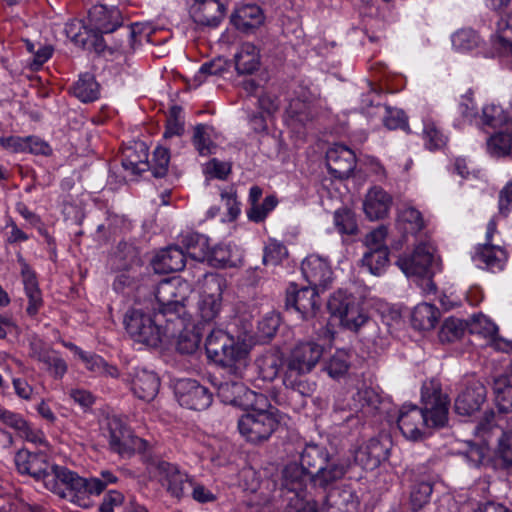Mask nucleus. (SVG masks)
I'll return each instance as SVG.
<instances>
[{
  "instance_id": "nucleus-6",
  "label": "nucleus",
  "mask_w": 512,
  "mask_h": 512,
  "mask_svg": "<svg viewBox=\"0 0 512 512\" xmlns=\"http://www.w3.org/2000/svg\"><path fill=\"white\" fill-rule=\"evenodd\" d=\"M247 410L249 411L238 420L240 434L251 443L268 440L280 423L277 409L269 403L265 395L259 394Z\"/></svg>"
},
{
  "instance_id": "nucleus-41",
  "label": "nucleus",
  "mask_w": 512,
  "mask_h": 512,
  "mask_svg": "<svg viewBox=\"0 0 512 512\" xmlns=\"http://www.w3.org/2000/svg\"><path fill=\"white\" fill-rule=\"evenodd\" d=\"M493 390L495 402L500 413L512 417V383L510 377H497L494 380Z\"/></svg>"
},
{
  "instance_id": "nucleus-60",
  "label": "nucleus",
  "mask_w": 512,
  "mask_h": 512,
  "mask_svg": "<svg viewBox=\"0 0 512 512\" xmlns=\"http://www.w3.org/2000/svg\"><path fill=\"white\" fill-rule=\"evenodd\" d=\"M387 237V228L385 226H379L374 229L370 233H368L365 237V246L367 247V251H377L380 249H388L385 244V240Z\"/></svg>"
},
{
  "instance_id": "nucleus-58",
  "label": "nucleus",
  "mask_w": 512,
  "mask_h": 512,
  "mask_svg": "<svg viewBox=\"0 0 512 512\" xmlns=\"http://www.w3.org/2000/svg\"><path fill=\"white\" fill-rule=\"evenodd\" d=\"M483 124L490 127L501 126L508 121V114L505 110L495 104L486 105L482 110Z\"/></svg>"
},
{
  "instance_id": "nucleus-12",
  "label": "nucleus",
  "mask_w": 512,
  "mask_h": 512,
  "mask_svg": "<svg viewBox=\"0 0 512 512\" xmlns=\"http://www.w3.org/2000/svg\"><path fill=\"white\" fill-rule=\"evenodd\" d=\"M478 436L488 441L491 436L497 437L496 456L503 467L512 468V417H507V425L500 428L494 423V414L486 415L475 428Z\"/></svg>"
},
{
  "instance_id": "nucleus-34",
  "label": "nucleus",
  "mask_w": 512,
  "mask_h": 512,
  "mask_svg": "<svg viewBox=\"0 0 512 512\" xmlns=\"http://www.w3.org/2000/svg\"><path fill=\"white\" fill-rule=\"evenodd\" d=\"M433 491L432 477L428 474L419 476L411 486L409 506L413 512H418L429 503Z\"/></svg>"
},
{
  "instance_id": "nucleus-17",
  "label": "nucleus",
  "mask_w": 512,
  "mask_h": 512,
  "mask_svg": "<svg viewBox=\"0 0 512 512\" xmlns=\"http://www.w3.org/2000/svg\"><path fill=\"white\" fill-rule=\"evenodd\" d=\"M355 153L345 145L335 144L326 152L329 173L337 179H347L356 167Z\"/></svg>"
},
{
  "instance_id": "nucleus-44",
  "label": "nucleus",
  "mask_w": 512,
  "mask_h": 512,
  "mask_svg": "<svg viewBox=\"0 0 512 512\" xmlns=\"http://www.w3.org/2000/svg\"><path fill=\"white\" fill-rule=\"evenodd\" d=\"M494 47L503 54H512V11L497 23Z\"/></svg>"
},
{
  "instance_id": "nucleus-33",
  "label": "nucleus",
  "mask_w": 512,
  "mask_h": 512,
  "mask_svg": "<svg viewBox=\"0 0 512 512\" xmlns=\"http://www.w3.org/2000/svg\"><path fill=\"white\" fill-rule=\"evenodd\" d=\"M264 22L262 9L257 5H244L232 16L234 26L243 32L253 30Z\"/></svg>"
},
{
  "instance_id": "nucleus-63",
  "label": "nucleus",
  "mask_w": 512,
  "mask_h": 512,
  "mask_svg": "<svg viewBox=\"0 0 512 512\" xmlns=\"http://www.w3.org/2000/svg\"><path fill=\"white\" fill-rule=\"evenodd\" d=\"M0 420L3 424L21 433L22 430L27 429L28 422L18 413L7 410L0 406Z\"/></svg>"
},
{
  "instance_id": "nucleus-29",
  "label": "nucleus",
  "mask_w": 512,
  "mask_h": 512,
  "mask_svg": "<svg viewBox=\"0 0 512 512\" xmlns=\"http://www.w3.org/2000/svg\"><path fill=\"white\" fill-rule=\"evenodd\" d=\"M391 205V196L383 188L375 186L368 191L363 209L370 220H379L387 216Z\"/></svg>"
},
{
  "instance_id": "nucleus-30",
  "label": "nucleus",
  "mask_w": 512,
  "mask_h": 512,
  "mask_svg": "<svg viewBox=\"0 0 512 512\" xmlns=\"http://www.w3.org/2000/svg\"><path fill=\"white\" fill-rule=\"evenodd\" d=\"M185 266V253L176 246L159 251L152 260V267L158 274L181 271Z\"/></svg>"
},
{
  "instance_id": "nucleus-16",
  "label": "nucleus",
  "mask_w": 512,
  "mask_h": 512,
  "mask_svg": "<svg viewBox=\"0 0 512 512\" xmlns=\"http://www.w3.org/2000/svg\"><path fill=\"white\" fill-rule=\"evenodd\" d=\"M286 307L299 312L304 319L313 317L321 307L318 289L312 286L299 288L291 283L286 290Z\"/></svg>"
},
{
  "instance_id": "nucleus-43",
  "label": "nucleus",
  "mask_w": 512,
  "mask_h": 512,
  "mask_svg": "<svg viewBox=\"0 0 512 512\" xmlns=\"http://www.w3.org/2000/svg\"><path fill=\"white\" fill-rule=\"evenodd\" d=\"M487 151L494 157H504L512 154V126L500 131L487 139Z\"/></svg>"
},
{
  "instance_id": "nucleus-2",
  "label": "nucleus",
  "mask_w": 512,
  "mask_h": 512,
  "mask_svg": "<svg viewBox=\"0 0 512 512\" xmlns=\"http://www.w3.org/2000/svg\"><path fill=\"white\" fill-rule=\"evenodd\" d=\"M130 338L147 347L157 348L163 342L175 338L184 327V319H165L158 312L146 313L142 309H129L123 319Z\"/></svg>"
},
{
  "instance_id": "nucleus-11",
  "label": "nucleus",
  "mask_w": 512,
  "mask_h": 512,
  "mask_svg": "<svg viewBox=\"0 0 512 512\" xmlns=\"http://www.w3.org/2000/svg\"><path fill=\"white\" fill-rule=\"evenodd\" d=\"M327 307L333 316L339 318L343 327L352 331H358L368 320L357 298L343 291L334 293Z\"/></svg>"
},
{
  "instance_id": "nucleus-31",
  "label": "nucleus",
  "mask_w": 512,
  "mask_h": 512,
  "mask_svg": "<svg viewBox=\"0 0 512 512\" xmlns=\"http://www.w3.org/2000/svg\"><path fill=\"white\" fill-rule=\"evenodd\" d=\"M160 379L156 373L146 369L135 372L132 380V391L141 400L152 401L158 394Z\"/></svg>"
},
{
  "instance_id": "nucleus-35",
  "label": "nucleus",
  "mask_w": 512,
  "mask_h": 512,
  "mask_svg": "<svg viewBox=\"0 0 512 512\" xmlns=\"http://www.w3.org/2000/svg\"><path fill=\"white\" fill-rule=\"evenodd\" d=\"M21 274L25 292L29 299V304L26 311L30 316H34L38 313L40 307L43 304L41 291L38 287L35 273L26 263H22Z\"/></svg>"
},
{
  "instance_id": "nucleus-25",
  "label": "nucleus",
  "mask_w": 512,
  "mask_h": 512,
  "mask_svg": "<svg viewBox=\"0 0 512 512\" xmlns=\"http://www.w3.org/2000/svg\"><path fill=\"white\" fill-rule=\"evenodd\" d=\"M323 352V346L316 342H300L292 349L286 362L312 371L322 358Z\"/></svg>"
},
{
  "instance_id": "nucleus-37",
  "label": "nucleus",
  "mask_w": 512,
  "mask_h": 512,
  "mask_svg": "<svg viewBox=\"0 0 512 512\" xmlns=\"http://www.w3.org/2000/svg\"><path fill=\"white\" fill-rule=\"evenodd\" d=\"M325 504L328 507H336L344 512H356L359 500L354 492L348 488H331L325 496Z\"/></svg>"
},
{
  "instance_id": "nucleus-46",
  "label": "nucleus",
  "mask_w": 512,
  "mask_h": 512,
  "mask_svg": "<svg viewBox=\"0 0 512 512\" xmlns=\"http://www.w3.org/2000/svg\"><path fill=\"white\" fill-rule=\"evenodd\" d=\"M75 97L82 102H92L98 98L99 85L90 74L82 75L71 88Z\"/></svg>"
},
{
  "instance_id": "nucleus-38",
  "label": "nucleus",
  "mask_w": 512,
  "mask_h": 512,
  "mask_svg": "<svg viewBox=\"0 0 512 512\" xmlns=\"http://www.w3.org/2000/svg\"><path fill=\"white\" fill-rule=\"evenodd\" d=\"M234 60L236 71L239 74H252L260 66L259 50L252 43H243L236 53Z\"/></svg>"
},
{
  "instance_id": "nucleus-50",
  "label": "nucleus",
  "mask_w": 512,
  "mask_h": 512,
  "mask_svg": "<svg viewBox=\"0 0 512 512\" xmlns=\"http://www.w3.org/2000/svg\"><path fill=\"white\" fill-rule=\"evenodd\" d=\"M350 367L349 355L344 350L336 351L325 364V371L333 379L344 376Z\"/></svg>"
},
{
  "instance_id": "nucleus-19",
  "label": "nucleus",
  "mask_w": 512,
  "mask_h": 512,
  "mask_svg": "<svg viewBox=\"0 0 512 512\" xmlns=\"http://www.w3.org/2000/svg\"><path fill=\"white\" fill-rule=\"evenodd\" d=\"M301 271L309 285L317 289H326L333 280L330 264L317 255L306 257L301 264Z\"/></svg>"
},
{
  "instance_id": "nucleus-42",
  "label": "nucleus",
  "mask_w": 512,
  "mask_h": 512,
  "mask_svg": "<svg viewBox=\"0 0 512 512\" xmlns=\"http://www.w3.org/2000/svg\"><path fill=\"white\" fill-rule=\"evenodd\" d=\"M354 400L358 403L360 411L366 416H374L381 410L383 403L380 394L371 387L360 388L354 396Z\"/></svg>"
},
{
  "instance_id": "nucleus-39",
  "label": "nucleus",
  "mask_w": 512,
  "mask_h": 512,
  "mask_svg": "<svg viewBox=\"0 0 512 512\" xmlns=\"http://www.w3.org/2000/svg\"><path fill=\"white\" fill-rule=\"evenodd\" d=\"M440 317L439 310L432 304H418L412 311L411 323L417 330L429 331L436 326Z\"/></svg>"
},
{
  "instance_id": "nucleus-27",
  "label": "nucleus",
  "mask_w": 512,
  "mask_h": 512,
  "mask_svg": "<svg viewBox=\"0 0 512 512\" xmlns=\"http://www.w3.org/2000/svg\"><path fill=\"white\" fill-rule=\"evenodd\" d=\"M388 457V450L380 440L371 438L354 453V461L365 470L376 469Z\"/></svg>"
},
{
  "instance_id": "nucleus-45",
  "label": "nucleus",
  "mask_w": 512,
  "mask_h": 512,
  "mask_svg": "<svg viewBox=\"0 0 512 512\" xmlns=\"http://www.w3.org/2000/svg\"><path fill=\"white\" fill-rule=\"evenodd\" d=\"M212 127L207 124H197L193 129L192 144L200 156H210L215 153L217 145L210 138Z\"/></svg>"
},
{
  "instance_id": "nucleus-28",
  "label": "nucleus",
  "mask_w": 512,
  "mask_h": 512,
  "mask_svg": "<svg viewBox=\"0 0 512 512\" xmlns=\"http://www.w3.org/2000/svg\"><path fill=\"white\" fill-rule=\"evenodd\" d=\"M310 372L311 371H306L299 366L286 362L283 373V384L287 389L297 392L301 396H311L316 389V384L308 380L307 375Z\"/></svg>"
},
{
  "instance_id": "nucleus-62",
  "label": "nucleus",
  "mask_w": 512,
  "mask_h": 512,
  "mask_svg": "<svg viewBox=\"0 0 512 512\" xmlns=\"http://www.w3.org/2000/svg\"><path fill=\"white\" fill-rule=\"evenodd\" d=\"M400 219L402 222L410 225V228H406L410 233H417L424 227L421 213L413 207L403 209Z\"/></svg>"
},
{
  "instance_id": "nucleus-4",
  "label": "nucleus",
  "mask_w": 512,
  "mask_h": 512,
  "mask_svg": "<svg viewBox=\"0 0 512 512\" xmlns=\"http://www.w3.org/2000/svg\"><path fill=\"white\" fill-rule=\"evenodd\" d=\"M205 348L226 375L236 379L243 378L249 355L244 344L236 343L223 330H211L206 337Z\"/></svg>"
},
{
  "instance_id": "nucleus-5",
  "label": "nucleus",
  "mask_w": 512,
  "mask_h": 512,
  "mask_svg": "<svg viewBox=\"0 0 512 512\" xmlns=\"http://www.w3.org/2000/svg\"><path fill=\"white\" fill-rule=\"evenodd\" d=\"M300 464L312 475L311 484L323 490L341 480L349 468L348 464L332 459L328 450L317 444L304 447Z\"/></svg>"
},
{
  "instance_id": "nucleus-40",
  "label": "nucleus",
  "mask_w": 512,
  "mask_h": 512,
  "mask_svg": "<svg viewBox=\"0 0 512 512\" xmlns=\"http://www.w3.org/2000/svg\"><path fill=\"white\" fill-rule=\"evenodd\" d=\"M255 365L259 376L264 381H273L278 376L284 363L277 352L267 351L256 359Z\"/></svg>"
},
{
  "instance_id": "nucleus-48",
  "label": "nucleus",
  "mask_w": 512,
  "mask_h": 512,
  "mask_svg": "<svg viewBox=\"0 0 512 512\" xmlns=\"http://www.w3.org/2000/svg\"><path fill=\"white\" fill-rule=\"evenodd\" d=\"M362 265L367 267L373 275H380L389 263V250L366 251L362 258Z\"/></svg>"
},
{
  "instance_id": "nucleus-9",
  "label": "nucleus",
  "mask_w": 512,
  "mask_h": 512,
  "mask_svg": "<svg viewBox=\"0 0 512 512\" xmlns=\"http://www.w3.org/2000/svg\"><path fill=\"white\" fill-rule=\"evenodd\" d=\"M421 411L429 421L431 427H443L448 421L450 400L443 393L441 384L437 380H429L422 386Z\"/></svg>"
},
{
  "instance_id": "nucleus-26",
  "label": "nucleus",
  "mask_w": 512,
  "mask_h": 512,
  "mask_svg": "<svg viewBox=\"0 0 512 512\" xmlns=\"http://www.w3.org/2000/svg\"><path fill=\"white\" fill-rule=\"evenodd\" d=\"M312 475L299 463H288L282 470V487L295 494V498L304 499L307 484Z\"/></svg>"
},
{
  "instance_id": "nucleus-23",
  "label": "nucleus",
  "mask_w": 512,
  "mask_h": 512,
  "mask_svg": "<svg viewBox=\"0 0 512 512\" xmlns=\"http://www.w3.org/2000/svg\"><path fill=\"white\" fill-rule=\"evenodd\" d=\"M398 427L402 434L412 440H416L421 436V427L429 425V421L416 405H403L399 411Z\"/></svg>"
},
{
  "instance_id": "nucleus-53",
  "label": "nucleus",
  "mask_w": 512,
  "mask_h": 512,
  "mask_svg": "<svg viewBox=\"0 0 512 512\" xmlns=\"http://www.w3.org/2000/svg\"><path fill=\"white\" fill-rule=\"evenodd\" d=\"M478 34L472 29H461L452 36V44L458 51H470L479 45Z\"/></svg>"
},
{
  "instance_id": "nucleus-57",
  "label": "nucleus",
  "mask_w": 512,
  "mask_h": 512,
  "mask_svg": "<svg viewBox=\"0 0 512 512\" xmlns=\"http://www.w3.org/2000/svg\"><path fill=\"white\" fill-rule=\"evenodd\" d=\"M278 199L274 195L267 196L262 203H257L248 210L249 220L256 223L263 221L267 215L277 206Z\"/></svg>"
},
{
  "instance_id": "nucleus-51",
  "label": "nucleus",
  "mask_w": 512,
  "mask_h": 512,
  "mask_svg": "<svg viewBox=\"0 0 512 512\" xmlns=\"http://www.w3.org/2000/svg\"><path fill=\"white\" fill-rule=\"evenodd\" d=\"M334 224L341 234L354 235L358 232L355 214L349 209L336 210L334 213Z\"/></svg>"
},
{
  "instance_id": "nucleus-1",
  "label": "nucleus",
  "mask_w": 512,
  "mask_h": 512,
  "mask_svg": "<svg viewBox=\"0 0 512 512\" xmlns=\"http://www.w3.org/2000/svg\"><path fill=\"white\" fill-rule=\"evenodd\" d=\"M118 478L109 470H103L99 476L84 478L64 466L52 465L45 475L44 486L63 499L87 506L85 502L90 495L101 494L109 484Z\"/></svg>"
},
{
  "instance_id": "nucleus-59",
  "label": "nucleus",
  "mask_w": 512,
  "mask_h": 512,
  "mask_svg": "<svg viewBox=\"0 0 512 512\" xmlns=\"http://www.w3.org/2000/svg\"><path fill=\"white\" fill-rule=\"evenodd\" d=\"M423 134L426 146L430 150L440 149L446 144V136L443 135L433 122H426L424 124Z\"/></svg>"
},
{
  "instance_id": "nucleus-3",
  "label": "nucleus",
  "mask_w": 512,
  "mask_h": 512,
  "mask_svg": "<svg viewBox=\"0 0 512 512\" xmlns=\"http://www.w3.org/2000/svg\"><path fill=\"white\" fill-rule=\"evenodd\" d=\"M90 29L82 22L71 23L67 27V34L71 40L82 47L92 45L98 52L104 51L106 40L102 34H110L122 27L121 11L116 7L107 8L99 4L94 5L88 13Z\"/></svg>"
},
{
  "instance_id": "nucleus-55",
  "label": "nucleus",
  "mask_w": 512,
  "mask_h": 512,
  "mask_svg": "<svg viewBox=\"0 0 512 512\" xmlns=\"http://www.w3.org/2000/svg\"><path fill=\"white\" fill-rule=\"evenodd\" d=\"M170 162V151L168 148L159 146L153 152L152 164L149 168L156 178L164 177L168 172V165Z\"/></svg>"
},
{
  "instance_id": "nucleus-64",
  "label": "nucleus",
  "mask_w": 512,
  "mask_h": 512,
  "mask_svg": "<svg viewBox=\"0 0 512 512\" xmlns=\"http://www.w3.org/2000/svg\"><path fill=\"white\" fill-rule=\"evenodd\" d=\"M383 123L388 129L394 130L404 128L407 125V120L402 110L386 106Z\"/></svg>"
},
{
  "instance_id": "nucleus-52",
  "label": "nucleus",
  "mask_w": 512,
  "mask_h": 512,
  "mask_svg": "<svg viewBox=\"0 0 512 512\" xmlns=\"http://www.w3.org/2000/svg\"><path fill=\"white\" fill-rule=\"evenodd\" d=\"M471 333L482 335L489 340H495L498 334V327L484 315L473 316L469 324Z\"/></svg>"
},
{
  "instance_id": "nucleus-56",
  "label": "nucleus",
  "mask_w": 512,
  "mask_h": 512,
  "mask_svg": "<svg viewBox=\"0 0 512 512\" xmlns=\"http://www.w3.org/2000/svg\"><path fill=\"white\" fill-rule=\"evenodd\" d=\"M183 328H185V326ZM175 337H177L176 350L181 354L194 353L200 343L199 336L190 330L182 329Z\"/></svg>"
},
{
  "instance_id": "nucleus-10",
  "label": "nucleus",
  "mask_w": 512,
  "mask_h": 512,
  "mask_svg": "<svg viewBox=\"0 0 512 512\" xmlns=\"http://www.w3.org/2000/svg\"><path fill=\"white\" fill-rule=\"evenodd\" d=\"M149 473L158 480L174 498L181 499L193 485V479L182 472L178 466L160 459L148 463Z\"/></svg>"
},
{
  "instance_id": "nucleus-18",
  "label": "nucleus",
  "mask_w": 512,
  "mask_h": 512,
  "mask_svg": "<svg viewBox=\"0 0 512 512\" xmlns=\"http://www.w3.org/2000/svg\"><path fill=\"white\" fill-rule=\"evenodd\" d=\"M260 393L250 390L240 379L223 381L218 385L217 395L225 404L248 409Z\"/></svg>"
},
{
  "instance_id": "nucleus-32",
  "label": "nucleus",
  "mask_w": 512,
  "mask_h": 512,
  "mask_svg": "<svg viewBox=\"0 0 512 512\" xmlns=\"http://www.w3.org/2000/svg\"><path fill=\"white\" fill-rule=\"evenodd\" d=\"M473 260L476 263H479V265L481 263L484 264V266H481L482 268H486L494 272L503 269L506 255L504 250L500 247L486 243L479 245L476 248Z\"/></svg>"
},
{
  "instance_id": "nucleus-21",
  "label": "nucleus",
  "mask_w": 512,
  "mask_h": 512,
  "mask_svg": "<svg viewBox=\"0 0 512 512\" xmlns=\"http://www.w3.org/2000/svg\"><path fill=\"white\" fill-rule=\"evenodd\" d=\"M225 10L219 0H195L190 7V15L197 25L214 28L223 20Z\"/></svg>"
},
{
  "instance_id": "nucleus-7",
  "label": "nucleus",
  "mask_w": 512,
  "mask_h": 512,
  "mask_svg": "<svg viewBox=\"0 0 512 512\" xmlns=\"http://www.w3.org/2000/svg\"><path fill=\"white\" fill-rule=\"evenodd\" d=\"M194 289V283L181 277L162 280L155 288L157 312L165 319H184L185 301Z\"/></svg>"
},
{
  "instance_id": "nucleus-24",
  "label": "nucleus",
  "mask_w": 512,
  "mask_h": 512,
  "mask_svg": "<svg viewBox=\"0 0 512 512\" xmlns=\"http://www.w3.org/2000/svg\"><path fill=\"white\" fill-rule=\"evenodd\" d=\"M14 461L21 474L30 475L45 484V475L49 474L52 465L46 461L44 455L22 449L16 453Z\"/></svg>"
},
{
  "instance_id": "nucleus-54",
  "label": "nucleus",
  "mask_w": 512,
  "mask_h": 512,
  "mask_svg": "<svg viewBox=\"0 0 512 512\" xmlns=\"http://www.w3.org/2000/svg\"><path fill=\"white\" fill-rule=\"evenodd\" d=\"M290 121L305 124L312 119L310 106L299 98L292 99L286 109Z\"/></svg>"
},
{
  "instance_id": "nucleus-47",
  "label": "nucleus",
  "mask_w": 512,
  "mask_h": 512,
  "mask_svg": "<svg viewBox=\"0 0 512 512\" xmlns=\"http://www.w3.org/2000/svg\"><path fill=\"white\" fill-rule=\"evenodd\" d=\"M187 253L197 261H204L209 255L208 239L200 234H189L183 238Z\"/></svg>"
},
{
  "instance_id": "nucleus-49",
  "label": "nucleus",
  "mask_w": 512,
  "mask_h": 512,
  "mask_svg": "<svg viewBox=\"0 0 512 512\" xmlns=\"http://www.w3.org/2000/svg\"><path fill=\"white\" fill-rule=\"evenodd\" d=\"M465 329L466 325L462 320L455 317H449L441 326L439 331V340L442 343L454 342L463 336Z\"/></svg>"
},
{
  "instance_id": "nucleus-15",
  "label": "nucleus",
  "mask_w": 512,
  "mask_h": 512,
  "mask_svg": "<svg viewBox=\"0 0 512 512\" xmlns=\"http://www.w3.org/2000/svg\"><path fill=\"white\" fill-rule=\"evenodd\" d=\"M179 404L191 410H204L212 403V393L194 379H180L175 384Z\"/></svg>"
},
{
  "instance_id": "nucleus-36",
  "label": "nucleus",
  "mask_w": 512,
  "mask_h": 512,
  "mask_svg": "<svg viewBox=\"0 0 512 512\" xmlns=\"http://www.w3.org/2000/svg\"><path fill=\"white\" fill-rule=\"evenodd\" d=\"M122 165L134 174H140L149 169L148 148L143 142L124 150Z\"/></svg>"
},
{
  "instance_id": "nucleus-61",
  "label": "nucleus",
  "mask_w": 512,
  "mask_h": 512,
  "mask_svg": "<svg viewBox=\"0 0 512 512\" xmlns=\"http://www.w3.org/2000/svg\"><path fill=\"white\" fill-rule=\"evenodd\" d=\"M138 27V24H132L126 27H121L122 29L117 34V40L114 43L113 49H123L126 50V48H129L130 50L133 49L134 41L136 38V28Z\"/></svg>"
},
{
  "instance_id": "nucleus-13",
  "label": "nucleus",
  "mask_w": 512,
  "mask_h": 512,
  "mask_svg": "<svg viewBox=\"0 0 512 512\" xmlns=\"http://www.w3.org/2000/svg\"><path fill=\"white\" fill-rule=\"evenodd\" d=\"M104 430L105 436L109 439L110 449L121 456L145 450L146 441L135 436L130 428L116 416L106 418Z\"/></svg>"
},
{
  "instance_id": "nucleus-14",
  "label": "nucleus",
  "mask_w": 512,
  "mask_h": 512,
  "mask_svg": "<svg viewBox=\"0 0 512 512\" xmlns=\"http://www.w3.org/2000/svg\"><path fill=\"white\" fill-rule=\"evenodd\" d=\"M434 252L432 244L421 242L410 256L400 257L397 265L407 276L430 275L437 265Z\"/></svg>"
},
{
  "instance_id": "nucleus-22",
  "label": "nucleus",
  "mask_w": 512,
  "mask_h": 512,
  "mask_svg": "<svg viewBox=\"0 0 512 512\" xmlns=\"http://www.w3.org/2000/svg\"><path fill=\"white\" fill-rule=\"evenodd\" d=\"M485 386L476 381L463 389L455 399L454 408L456 413L469 416L480 410L486 400Z\"/></svg>"
},
{
  "instance_id": "nucleus-20",
  "label": "nucleus",
  "mask_w": 512,
  "mask_h": 512,
  "mask_svg": "<svg viewBox=\"0 0 512 512\" xmlns=\"http://www.w3.org/2000/svg\"><path fill=\"white\" fill-rule=\"evenodd\" d=\"M30 356L42 363L45 370L56 379H61L67 372V364L60 354L40 340L30 343Z\"/></svg>"
},
{
  "instance_id": "nucleus-8",
  "label": "nucleus",
  "mask_w": 512,
  "mask_h": 512,
  "mask_svg": "<svg viewBox=\"0 0 512 512\" xmlns=\"http://www.w3.org/2000/svg\"><path fill=\"white\" fill-rule=\"evenodd\" d=\"M202 292L198 301V316L207 324L215 322L222 309V294L226 280L216 273H203Z\"/></svg>"
}]
</instances>
